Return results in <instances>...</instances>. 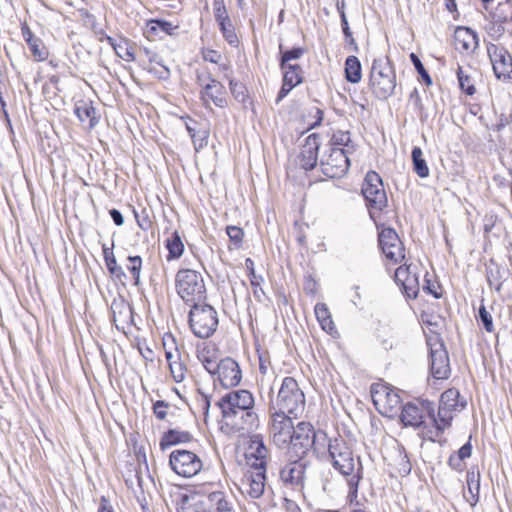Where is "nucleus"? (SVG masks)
Masks as SVG:
<instances>
[{
  "instance_id": "nucleus-1",
  "label": "nucleus",
  "mask_w": 512,
  "mask_h": 512,
  "mask_svg": "<svg viewBox=\"0 0 512 512\" xmlns=\"http://www.w3.org/2000/svg\"><path fill=\"white\" fill-rule=\"evenodd\" d=\"M216 405L221 410L225 425L234 433H248L259 425L255 399L249 390L229 391L219 399Z\"/></svg>"
},
{
  "instance_id": "nucleus-2",
  "label": "nucleus",
  "mask_w": 512,
  "mask_h": 512,
  "mask_svg": "<svg viewBox=\"0 0 512 512\" xmlns=\"http://www.w3.org/2000/svg\"><path fill=\"white\" fill-rule=\"evenodd\" d=\"M328 458L333 468L346 478L349 494L356 497L363 478V466L360 457L354 455L352 448L342 437L328 442Z\"/></svg>"
},
{
  "instance_id": "nucleus-3",
  "label": "nucleus",
  "mask_w": 512,
  "mask_h": 512,
  "mask_svg": "<svg viewBox=\"0 0 512 512\" xmlns=\"http://www.w3.org/2000/svg\"><path fill=\"white\" fill-rule=\"evenodd\" d=\"M273 412L299 417L305 409V395L293 377H285L275 400L271 401Z\"/></svg>"
},
{
  "instance_id": "nucleus-4",
  "label": "nucleus",
  "mask_w": 512,
  "mask_h": 512,
  "mask_svg": "<svg viewBox=\"0 0 512 512\" xmlns=\"http://www.w3.org/2000/svg\"><path fill=\"white\" fill-rule=\"evenodd\" d=\"M369 87L379 100H387L396 88V73L388 57L374 59L369 75Z\"/></svg>"
},
{
  "instance_id": "nucleus-5",
  "label": "nucleus",
  "mask_w": 512,
  "mask_h": 512,
  "mask_svg": "<svg viewBox=\"0 0 512 512\" xmlns=\"http://www.w3.org/2000/svg\"><path fill=\"white\" fill-rule=\"evenodd\" d=\"M319 437L326 439V433L323 431H316L313 425L309 422H299L295 431L289 440L286 451V457L292 459H304L312 448L316 451V441Z\"/></svg>"
},
{
  "instance_id": "nucleus-6",
  "label": "nucleus",
  "mask_w": 512,
  "mask_h": 512,
  "mask_svg": "<svg viewBox=\"0 0 512 512\" xmlns=\"http://www.w3.org/2000/svg\"><path fill=\"white\" fill-rule=\"evenodd\" d=\"M178 296L186 303L196 304L206 298V287L202 274L193 269H180L175 275Z\"/></svg>"
},
{
  "instance_id": "nucleus-7",
  "label": "nucleus",
  "mask_w": 512,
  "mask_h": 512,
  "mask_svg": "<svg viewBox=\"0 0 512 512\" xmlns=\"http://www.w3.org/2000/svg\"><path fill=\"white\" fill-rule=\"evenodd\" d=\"M218 314L208 304H193L189 312V325L193 334L201 339L211 337L218 327Z\"/></svg>"
},
{
  "instance_id": "nucleus-8",
  "label": "nucleus",
  "mask_w": 512,
  "mask_h": 512,
  "mask_svg": "<svg viewBox=\"0 0 512 512\" xmlns=\"http://www.w3.org/2000/svg\"><path fill=\"white\" fill-rule=\"evenodd\" d=\"M362 194L372 219H376L387 207V195L381 177L375 171L366 174L362 185Z\"/></svg>"
},
{
  "instance_id": "nucleus-9",
  "label": "nucleus",
  "mask_w": 512,
  "mask_h": 512,
  "mask_svg": "<svg viewBox=\"0 0 512 512\" xmlns=\"http://www.w3.org/2000/svg\"><path fill=\"white\" fill-rule=\"evenodd\" d=\"M427 346L431 375L437 380L448 379L451 374L450 360L442 339L438 335L431 336L427 338Z\"/></svg>"
},
{
  "instance_id": "nucleus-10",
  "label": "nucleus",
  "mask_w": 512,
  "mask_h": 512,
  "mask_svg": "<svg viewBox=\"0 0 512 512\" xmlns=\"http://www.w3.org/2000/svg\"><path fill=\"white\" fill-rule=\"evenodd\" d=\"M371 398L378 412L393 417L401 409L402 401L397 390L388 384L375 383L371 386Z\"/></svg>"
},
{
  "instance_id": "nucleus-11",
  "label": "nucleus",
  "mask_w": 512,
  "mask_h": 512,
  "mask_svg": "<svg viewBox=\"0 0 512 512\" xmlns=\"http://www.w3.org/2000/svg\"><path fill=\"white\" fill-rule=\"evenodd\" d=\"M171 469L179 476L191 478L197 475L203 468V462L193 451L175 449L169 456Z\"/></svg>"
},
{
  "instance_id": "nucleus-12",
  "label": "nucleus",
  "mask_w": 512,
  "mask_h": 512,
  "mask_svg": "<svg viewBox=\"0 0 512 512\" xmlns=\"http://www.w3.org/2000/svg\"><path fill=\"white\" fill-rule=\"evenodd\" d=\"M322 173L328 178H341L350 166L349 154L338 147L328 148L322 155L320 162Z\"/></svg>"
},
{
  "instance_id": "nucleus-13",
  "label": "nucleus",
  "mask_w": 512,
  "mask_h": 512,
  "mask_svg": "<svg viewBox=\"0 0 512 512\" xmlns=\"http://www.w3.org/2000/svg\"><path fill=\"white\" fill-rule=\"evenodd\" d=\"M487 53L497 79L504 82L512 81V56L506 48L496 44L487 46Z\"/></svg>"
},
{
  "instance_id": "nucleus-14",
  "label": "nucleus",
  "mask_w": 512,
  "mask_h": 512,
  "mask_svg": "<svg viewBox=\"0 0 512 512\" xmlns=\"http://www.w3.org/2000/svg\"><path fill=\"white\" fill-rule=\"evenodd\" d=\"M197 83L202 86L200 95L205 105H207L208 100H211L214 105L219 108H225L228 105L224 85L213 78L210 73H207L205 77L203 75H197Z\"/></svg>"
},
{
  "instance_id": "nucleus-15",
  "label": "nucleus",
  "mask_w": 512,
  "mask_h": 512,
  "mask_svg": "<svg viewBox=\"0 0 512 512\" xmlns=\"http://www.w3.org/2000/svg\"><path fill=\"white\" fill-rule=\"evenodd\" d=\"M379 246L393 265L400 263L405 258L404 245L392 228H385L379 233Z\"/></svg>"
},
{
  "instance_id": "nucleus-16",
  "label": "nucleus",
  "mask_w": 512,
  "mask_h": 512,
  "mask_svg": "<svg viewBox=\"0 0 512 512\" xmlns=\"http://www.w3.org/2000/svg\"><path fill=\"white\" fill-rule=\"evenodd\" d=\"M466 400L456 388H450L441 394L437 417L446 424H451L453 412H460L466 407Z\"/></svg>"
},
{
  "instance_id": "nucleus-17",
  "label": "nucleus",
  "mask_w": 512,
  "mask_h": 512,
  "mask_svg": "<svg viewBox=\"0 0 512 512\" xmlns=\"http://www.w3.org/2000/svg\"><path fill=\"white\" fill-rule=\"evenodd\" d=\"M291 415L272 412L270 435L274 444L278 447H284L291 439L295 427Z\"/></svg>"
},
{
  "instance_id": "nucleus-18",
  "label": "nucleus",
  "mask_w": 512,
  "mask_h": 512,
  "mask_svg": "<svg viewBox=\"0 0 512 512\" xmlns=\"http://www.w3.org/2000/svg\"><path fill=\"white\" fill-rule=\"evenodd\" d=\"M287 463L279 471L280 479L285 485L294 489H301L304 486L305 471L309 464L304 459H292L287 457Z\"/></svg>"
},
{
  "instance_id": "nucleus-19",
  "label": "nucleus",
  "mask_w": 512,
  "mask_h": 512,
  "mask_svg": "<svg viewBox=\"0 0 512 512\" xmlns=\"http://www.w3.org/2000/svg\"><path fill=\"white\" fill-rule=\"evenodd\" d=\"M395 282L402 288L403 293L410 299L417 298L420 290L419 277L411 271L410 265L399 266L394 274Z\"/></svg>"
},
{
  "instance_id": "nucleus-20",
  "label": "nucleus",
  "mask_w": 512,
  "mask_h": 512,
  "mask_svg": "<svg viewBox=\"0 0 512 512\" xmlns=\"http://www.w3.org/2000/svg\"><path fill=\"white\" fill-rule=\"evenodd\" d=\"M221 386L228 389L237 386L241 379L242 373L238 363L230 358H224L219 362V368L215 372Z\"/></svg>"
},
{
  "instance_id": "nucleus-21",
  "label": "nucleus",
  "mask_w": 512,
  "mask_h": 512,
  "mask_svg": "<svg viewBox=\"0 0 512 512\" xmlns=\"http://www.w3.org/2000/svg\"><path fill=\"white\" fill-rule=\"evenodd\" d=\"M425 404L433 405L430 401H422L419 404L408 402L401 406V421L405 426L420 428L425 424L424 418L428 417V407Z\"/></svg>"
},
{
  "instance_id": "nucleus-22",
  "label": "nucleus",
  "mask_w": 512,
  "mask_h": 512,
  "mask_svg": "<svg viewBox=\"0 0 512 512\" xmlns=\"http://www.w3.org/2000/svg\"><path fill=\"white\" fill-rule=\"evenodd\" d=\"M248 451L250 467L254 470L266 471L269 450L260 435L251 437Z\"/></svg>"
},
{
  "instance_id": "nucleus-23",
  "label": "nucleus",
  "mask_w": 512,
  "mask_h": 512,
  "mask_svg": "<svg viewBox=\"0 0 512 512\" xmlns=\"http://www.w3.org/2000/svg\"><path fill=\"white\" fill-rule=\"evenodd\" d=\"M320 145V137L318 134L313 133L306 137L299 154V164L301 168L310 171L316 167Z\"/></svg>"
},
{
  "instance_id": "nucleus-24",
  "label": "nucleus",
  "mask_w": 512,
  "mask_h": 512,
  "mask_svg": "<svg viewBox=\"0 0 512 512\" xmlns=\"http://www.w3.org/2000/svg\"><path fill=\"white\" fill-rule=\"evenodd\" d=\"M112 321L116 328L125 331L133 322L132 306L122 297L116 298L111 303Z\"/></svg>"
},
{
  "instance_id": "nucleus-25",
  "label": "nucleus",
  "mask_w": 512,
  "mask_h": 512,
  "mask_svg": "<svg viewBox=\"0 0 512 512\" xmlns=\"http://www.w3.org/2000/svg\"><path fill=\"white\" fill-rule=\"evenodd\" d=\"M266 471L255 470L245 475L242 485L246 493L253 499L260 498L265 490Z\"/></svg>"
},
{
  "instance_id": "nucleus-26",
  "label": "nucleus",
  "mask_w": 512,
  "mask_h": 512,
  "mask_svg": "<svg viewBox=\"0 0 512 512\" xmlns=\"http://www.w3.org/2000/svg\"><path fill=\"white\" fill-rule=\"evenodd\" d=\"M478 46L476 33L467 27H457L454 32V47L461 53L474 51Z\"/></svg>"
},
{
  "instance_id": "nucleus-27",
  "label": "nucleus",
  "mask_w": 512,
  "mask_h": 512,
  "mask_svg": "<svg viewBox=\"0 0 512 512\" xmlns=\"http://www.w3.org/2000/svg\"><path fill=\"white\" fill-rule=\"evenodd\" d=\"M428 407V417L432 421V427H428L423 424V437L429 441L435 442L441 437L443 432L448 429L451 424L442 422L439 417L436 416L434 405L425 404Z\"/></svg>"
},
{
  "instance_id": "nucleus-28",
  "label": "nucleus",
  "mask_w": 512,
  "mask_h": 512,
  "mask_svg": "<svg viewBox=\"0 0 512 512\" xmlns=\"http://www.w3.org/2000/svg\"><path fill=\"white\" fill-rule=\"evenodd\" d=\"M210 512H236L234 503L223 491H213L207 495Z\"/></svg>"
},
{
  "instance_id": "nucleus-29",
  "label": "nucleus",
  "mask_w": 512,
  "mask_h": 512,
  "mask_svg": "<svg viewBox=\"0 0 512 512\" xmlns=\"http://www.w3.org/2000/svg\"><path fill=\"white\" fill-rule=\"evenodd\" d=\"M508 270L504 267H500L494 261H490V263L486 266V276L487 281L491 287H494L496 291H500L503 283L506 281L508 277Z\"/></svg>"
},
{
  "instance_id": "nucleus-30",
  "label": "nucleus",
  "mask_w": 512,
  "mask_h": 512,
  "mask_svg": "<svg viewBox=\"0 0 512 512\" xmlns=\"http://www.w3.org/2000/svg\"><path fill=\"white\" fill-rule=\"evenodd\" d=\"M192 439H193V436L188 431L169 429L161 437L159 445H160L161 450H165L174 445H178L181 443H188Z\"/></svg>"
},
{
  "instance_id": "nucleus-31",
  "label": "nucleus",
  "mask_w": 512,
  "mask_h": 512,
  "mask_svg": "<svg viewBox=\"0 0 512 512\" xmlns=\"http://www.w3.org/2000/svg\"><path fill=\"white\" fill-rule=\"evenodd\" d=\"M338 147L344 150L346 154H352L355 152L356 147L351 140V134L349 131L336 130L333 132L330 141L329 148Z\"/></svg>"
},
{
  "instance_id": "nucleus-32",
  "label": "nucleus",
  "mask_w": 512,
  "mask_h": 512,
  "mask_svg": "<svg viewBox=\"0 0 512 512\" xmlns=\"http://www.w3.org/2000/svg\"><path fill=\"white\" fill-rule=\"evenodd\" d=\"M74 113L81 122L89 120L90 127H94L98 123L96 109L90 101H78L75 104Z\"/></svg>"
},
{
  "instance_id": "nucleus-33",
  "label": "nucleus",
  "mask_w": 512,
  "mask_h": 512,
  "mask_svg": "<svg viewBox=\"0 0 512 512\" xmlns=\"http://www.w3.org/2000/svg\"><path fill=\"white\" fill-rule=\"evenodd\" d=\"M165 247L168 250L167 261L179 259L184 253V244L177 231H173L165 240Z\"/></svg>"
},
{
  "instance_id": "nucleus-34",
  "label": "nucleus",
  "mask_w": 512,
  "mask_h": 512,
  "mask_svg": "<svg viewBox=\"0 0 512 512\" xmlns=\"http://www.w3.org/2000/svg\"><path fill=\"white\" fill-rule=\"evenodd\" d=\"M102 249L104 261L109 273L115 276L118 280L126 278V273L124 269L117 264L116 258L113 253V248L103 245Z\"/></svg>"
},
{
  "instance_id": "nucleus-35",
  "label": "nucleus",
  "mask_w": 512,
  "mask_h": 512,
  "mask_svg": "<svg viewBox=\"0 0 512 512\" xmlns=\"http://www.w3.org/2000/svg\"><path fill=\"white\" fill-rule=\"evenodd\" d=\"M345 77L351 83H358L362 77V67L356 56H348L345 61Z\"/></svg>"
},
{
  "instance_id": "nucleus-36",
  "label": "nucleus",
  "mask_w": 512,
  "mask_h": 512,
  "mask_svg": "<svg viewBox=\"0 0 512 512\" xmlns=\"http://www.w3.org/2000/svg\"><path fill=\"white\" fill-rule=\"evenodd\" d=\"M314 312L323 330L330 334L335 331V325L326 304L317 303Z\"/></svg>"
},
{
  "instance_id": "nucleus-37",
  "label": "nucleus",
  "mask_w": 512,
  "mask_h": 512,
  "mask_svg": "<svg viewBox=\"0 0 512 512\" xmlns=\"http://www.w3.org/2000/svg\"><path fill=\"white\" fill-rule=\"evenodd\" d=\"M226 78L229 80V88L234 99L241 103L244 108H247V103L249 102V94L246 86L232 78L230 75H226Z\"/></svg>"
},
{
  "instance_id": "nucleus-38",
  "label": "nucleus",
  "mask_w": 512,
  "mask_h": 512,
  "mask_svg": "<svg viewBox=\"0 0 512 512\" xmlns=\"http://www.w3.org/2000/svg\"><path fill=\"white\" fill-rule=\"evenodd\" d=\"M467 487L468 493L470 494V503L471 505H475L479 501V492H480V473L474 470H470L467 472Z\"/></svg>"
},
{
  "instance_id": "nucleus-39",
  "label": "nucleus",
  "mask_w": 512,
  "mask_h": 512,
  "mask_svg": "<svg viewBox=\"0 0 512 512\" xmlns=\"http://www.w3.org/2000/svg\"><path fill=\"white\" fill-rule=\"evenodd\" d=\"M133 215L135 217L137 226L147 232L152 229L154 224V215L151 209L141 208L139 211L133 209Z\"/></svg>"
},
{
  "instance_id": "nucleus-40",
  "label": "nucleus",
  "mask_w": 512,
  "mask_h": 512,
  "mask_svg": "<svg viewBox=\"0 0 512 512\" xmlns=\"http://www.w3.org/2000/svg\"><path fill=\"white\" fill-rule=\"evenodd\" d=\"M281 70L283 71V82H285L287 86L296 87L302 83L303 70L299 65L286 66L285 68H281Z\"/></svg>"
},
{
  "instance_id": "nucleus-41",
  "label": "nucleus",
  "mask_w": 512,
  "mask_h": 512,
  "mask_svg": "<svg viewBox=\"0 0 512 512\" xmlns=\"http://www.w3.org/2000/svg\"><path fill=\"white\" fill-rule=\"evenodd\" d=\"M412 162L414 172L421 178L429 176V168L425 159L423 158V152L420 147H414L412 149Z\"/></svg>"
},
{
  "instance_id": "nucleus-42",
  "label": "nucleus",
  "mask_w": 512,
  "mask_h": 512,
  "mask_svg": "<svg viewBox=\"0 0 512 512\" xmlns=\"http://www.w3.org/2000/svg\"><path fill=\"white\" fill-rule=\"evenodd\" d=\"M219 29L223 38L231 45L232 47H237L239 44L238 36L235 32V27L230 18L225 20L217 21Z\"/></svg>"
},
{
  "instance_id": "nucleus-43",
  "label": "nucleus",
  "mask_w": 512,
  "mask_h": 512,
  "mask_svg": "<svg viewBox=\"0 0 512 512\" xmlns=\"http://www.w3.org/2000/svg\"><path fill=\"white\" fill-rule=\"evenodd\" d=\"M126 269L131 274L135 286H139L140 274L142 270V258L140 256H129L127 257Z\"/></svg>"
},
{
  "instance_id": "nucleus-44",
  "label": "nucleus",
  "mask_w": 512,
  "mask_h": 512,
  "mask_svg": "<svg viewBox=\"0 0 512 512\" xmlns=\"http://www.w3.org/2000/svg\"><path fill=\"white\" fill-rule=\"evenodd\" d=\"M457 78L462 91L470 96L475 94L476 88L474 86V80L461 66H458Z\"/></svg>"
},
{
  "instance_id": "nucleus-45",
  "label": "nucleus",
  "mask_w": 512,
  "mask_h": 512,
  "mask_svg": "<svg viewBox=\"0 0 512 512\" xmlns=\"http://www.w3.org/2000/svg\"><path fill=\"white\" fill-rule=\"evenodd\" d=\"M281 57H280V68H285L286 66H293L294 64L289 63L292 60L300 59L304 53L305 49L302 47H294L290 50L282 51V45L279 46Z\"/></svg>"
},
{
  "instance_id": "nucleus-46",
  "label": "nucleus",
  "mask_w": 512,
  "mask_h": 512,
  "mask_svg": "<svg viewBox=\"0 0 512 512\" xmlns=\"http://www.w3.org/2000/svg\"><path fill=\"white\" fill-rule=\"evenodd\" d=\"M27 45L36 61H45L48 58L49 51L40 38L35 39Z\"/></svg>"
},
{
  "instance_id": "nucleus-47",
  "label": "nucleus",
  "mask_w": 512,
  "mask_h": 512,
  "mask_svg": "<svg viewBox=\"0 0 512 512\" xmlns=\"http://www.w3.org/2000/svg\"><path fill=\"white\" fill-rule=\"evenodd\" d=\"M148 33L157 34L158 32H163L167 35H172L173 31L177 29V26H174L171 22L165 20H152L150 21Z\"/></svg>"
},
{
  "instance_id": "nucleus-48",
  "label": "nucleus",
  "mask_w": 512,
  "mask_h": 512,
  "mask_svg": "<svg viewBox=\"0 0 512 512\" xmlns=\"http://www.w3.org/2000/svg\"><path fill=\"white\" fill-rule=\"evenodd\" d=\"M209 351H206V349H202L198 351L197 357L202 362L204 368L210 373L215 374L217 369L219 368V362L209 357L207 354Z\"/></svg>"
},
{
  "instance_id": "nucleus-49",
  "label": "nucleus",
  "mask_w": 512,
  "mask_h": 512,
  "mask_svg": "<svg viewBox=\"0 0 512 512\" xmlns=\"http://www.w3.org/2000/svg\"><path fill=\"white\" fill-rule=\"evenodd\" d=\"M169 368L172 377L176 382L180 383L185 379L186 366L182 361H180L179 356L176 357L174 362L170 363Z\"/></svg>"
},
{
  "instance_id": "nucleus-50",
  "label": "nucleus",
  "mask_w": 512,
  "mask_h": 512,
  "mask_svg": "<svg viewBox=\"0 0 512 512\" xmlns=\"http://www.w3.org/2000/svg\"><path fill=\"white\" fill-rule=\"evenodd\" d=\"M423 290L426 293L431 294L436 299H439L442 297L440 284L437 281H433L430 278L428 272H426V274H425Z\"/></svg>"
},
{
  "instance_id": "nucleus-51",
  "label": "nucleus",
  "mask_w": 512,
  "mask_h": 512,
  "mask_svg": "<svg viewBox=\"0 0 512 512\" xmlns=\"http://www.w3.org/2000/svg\"><path fill=\"white\" fill-rule=\"evenodd\" d=\"M410 60L413 63L416 71L421 76V79L423 80V82L426 85H431L432 79H431L429 73L427 72V70L425 69L424 65L422 64L421 60L419 59V57L415 53H411Z\"/></svg>"
},
{
  "instance_id": "nucleus-52",
  "label": "nucleus",
  "mask_w": 512,
  "mask_h": 512,
  "mask_svg": "<svg viewBox=\"0 0 512 512\" xmlns=\"http://www.w3.org/2000/svg\"><path fill=\"white\" fill-rule=\"evenodd\" d=\"M116 54L127 62L135 60L134 48L129 46L126 42H120L115 46Z\"/></svg>"
},
{
  "instance_id": "nucleus-53",
  "label": "nucleus",
  "mask_w": 512,
  "mask_h": 512,
  "mask_svg": "<svg viewBox=\"0 0 512 512\" xmlns=\"http://www.w3.org/2000/svg\"><path fill=\"white\" fill-rule=\"evenodd\" d=\"M226 233H227L230 241L234 244V246L236 248L241 247L242 241H243V236H244V232H243L242 228H240L238 226L230 225V226H227Z\"/></svg>"
},
{
  "instance_id": "nucleus-54",
  "label": "nucleus",
  "mask_w": 512,
  "mask_h": 512,
  "mask_svg": "<svg viewBox=\"0 0 512 512\" xmlns=\"http://www.w3.org/2000/svg\"><path fill=\"white\" fill-rule=\"evenodd\" d=\"M478 319L481 321L484 329L491 333L494 331V324L492 315L486 310L484 305H481L478 311Z\"/></svg>"
},
{
  "instance_id": "nucleus-55",
  "label": "nucleus",
  "mask_w": 512,
  "mask_h": 512,
  "mask_svg": "<svg viewBox=\"0 0 512 512\" xmlns=\"http://www.w3.org/2000/svg\"><path fill=\"white\" fill-rule=\"evenodd\" d=\"M213 14L216 22L230 18L224 0H213Z\"/></svg>"
},
{
  "instance_id": "nucleus-56",
  "label": "nucleus",
  "mask_w": 512,
  "mask_h": 512,
  "mask_svg": "<svg viewBox=\"0 0 512 512\" xmlns=\"http://www.w3.org/2000/svg\"><path fill=\"white\" fill-rule=\"evenodd\" d=\"M209 131L206 129H202L197 131L196 137L191 138L192 142L195 146V150L199 151L203 147H205L208 143Z\"/></svg>"
},
{
  "instance_id": "nucleus-57",
  "label": "nucleus",
  "mask_w": 512,
  "mask_h": 512,
  "mask_svg": "<svg viewBox=\"0 0 512 512\" xmlns=\"http://www.w3.org/2000/svg\"><path fill=\"white\" fill-rule=\"evenodd\" d=\"M148 71L153 73L158 79L166 80L170 77V69L162 62V65H153L148 67Z\"/></svg>"
},
{
  "instance_id": "nucleus-58",
  "label": "nucleus",
  "mask_w": 512,
  "mask_h": 512,
  "mask_svg": "<svg viewBox=\"0 0 512 512\" xmlns=\"http://www.w3.org/2000/svg\"><path fill=\"white\" fill-rule=\"evenodd\" d=\"M168 407L169 404L166 401L158 400L153 404V412L158 419L164 420L167 416Z\"/></svg>"
},
{
  "instance_id": "nucleus-59",
  "label": "nucleus",
  "mask_w": 512,
  "mask_h": 512,
  "mask_svg": "<svg viewBox=\"0 0 512 512\" xmlns=\"http://www.w3.org/2000/svg\"><path fill=\"white\" fill-rule=\"evenodd\" d=\"M144 55L148 59L150 66L153 65H162V62L164 61L163 58L155 51L149 49V48H143L142 49Z\"/></svg>"
},
{
  "instance_id": "nucleus-60",
  "label": "nucleus",
  "mask_w": 512,
  "mask_h": 512,
  "mask_svg": "<svg viewBox=\"0 0 512 512\" xmlns=\"http://www.w3.org/2000/svg\"><path fill=\"white\" fill-rule=\"evenodd\" d=\"M340 19H341V27L343 30V34L349 40V44L356 45L355 40L352 36V32L350 30L346 15H342V18H340ZM355 47L357 48V46H355Z\"/></svg>"
},
{
  "instance_id": "nucleus-61",
  "label": "nucleus",
  "mask_w": 512,
  "mask_h": 512,
  "mask_svg": "<svg viewBox=\"0 0 512 512\" xmlns=\"http://www.w3.org/2000/svg\"><path fill=\"white\" fill-rule=\"evenodd\" d=\"M463 461V458H460V456H458L457 454H453L449 457L448 464L452 469L461 471L465 466Z\"/></svg>"
},
{
  "instance_id": "nucleus-62",
  "label": "nucleus",
  "mask_w": 512,
  "mask_h": 512,
  "mask_svg": "<svg viewBox=\"0 0 512 512\" xmlns=\"http://www.w3.org/2000/svg\"><path fill=\"white\" fill-rule=\"evenodd\" d=\"M203 59L205 61L218 64L221 59V54L216 50H206L203 52Z\"/></svg>"
},
{
  "instance_id": "nucleus-63",
  "label": "nucleus",
  "mask_w": 512,
  "mask_h": 512,
  "mask_svg": "<svg viewBox=\"0 0 512 512\" xmlns=\"http://www.w3.org/2000/svg\"><path fill=\"white\" fill-rule=\"evenodd\" d=\"M109 215L111 216L115 225L122 226L124 224V217L118 209H115V208L111 209L109 211Z\"/></svg>"
},
{
  "instance_id": "nucleus-64",
  "label": "nucleus",
  "mask_w": 512,
  "mask_h": 512,
  "mask_svg": "<svg viewBox=\"0 0 512 512\" xmlns=\"http://www.w3.org/2000/svg\"><path fill=\"white\" fill-rule=\"evenodd\" d=\"M471 453H472V445L470 443V441H468L467 443H465L458 451H457V455L460 456V458H463L464 460L466 458H469L471 456Z\"/></svg>"
}]
</instances>
